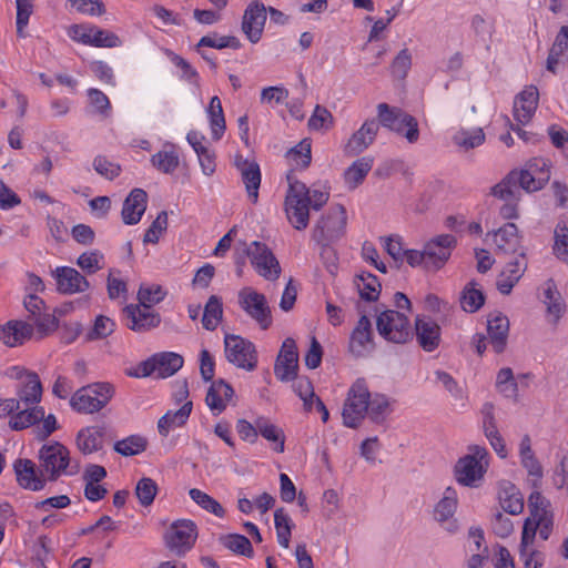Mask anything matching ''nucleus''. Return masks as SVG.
<instances>
[{
	"mask_svg": "<svg viewBox=\"0 0 568 568\" xmlns=\"http://www.w3.org/2000/svg\"><path fill=\"white\" fill-rule=\"evenodd\" d=\"M388 406L389 402L385 395H371L365 379L358 378L347 393L342 412L343 424L349 428H357L367 415L374 423H382Z\"/></svg>",
	"mask_w": 568,
	"mask_h": 568,
	"instance_id": "obj_1",
	"label": "nucleus"
},
{
	"mask_svg": "<svg viewBox=\"0 0 568 568\" xmlns=\"http://www.w3.org/2000/svg\"><path fill=\"white\" fill-rule=\"evenodd\" d=\"M347 214L342 204H335L329 207L327 213L321 217L312 232V239L323 246L322 256L333 255L334 252L329 244L342 239L346 231Z\"/></svg>",
	"mask_w": 568,
	"mask_h": 568,
	"instance_id": "obj_2",
	"label": "nucleus"
},
{
	"mask_svg": "<svg viewBox=\"0 0 568 568\" xmlns=\"http://www.w3.org/2000/svg\"><path fill=\"white\" fill-rule=\"evenodd\" d=\"M114 386L97 382L79 388L70 399V406L81 414H93L104 408L114 395Z\"/></svg>",
	"mask_w": 568,
	"mask_h": 568,
	"instance_id": "obj_3",
	"label": "nucleus"
},
{
	"mask_svg": "<svg viewBox=\"0 0 568 568\" xmlns=\"http://www.w3.org/2000/svg\"><path fill=\"white\" fill-rule=\"evenodd\" d=\"M376 328L378 334L389 343L405 344L413 338L408 317L396 310H381L376 306Z\"/></svg>",
	"mask_w": 568,
	"mask_h": 568,
	"instance_id": "obj_4",
	"label": "nucleus"
},
{
	"mask_svg": "<svg viewBox=\"0 0 568 568\" xmlns=\"http://www.w3.org/2000/svg\"><path fill=\"white\" fill-rule=\"evenodd\" d=\"M70 452L59 442L44 444L39 450V467L48 480L55 481L62 475H74L75 470H68Z\"/></svg>",
	"mask_w": 568,
	"mask_h": 568,
	"instance_id": "obj_5",
	"label": "nucleus"
},
{
	"mask_svg": "<svg viewBox=\"0 0 568 568\" xmlns=\"http://www.w3.org/2000/svg\"><path fill=\"white\" fill-rule=\"evenodd\" d=\"M226 359L239 368L252 372L257 366L255 345L240 335L226 334L224 337Z\"/></svg>",
	"mask_w": 568,
	"mask_h": 568,
	"instance_id": "obj_6",
	"label": "nucleus"
},
{
	"mask_svg": "<svg viewBox=\"0 0 568 568\" xmlns=\"http://www.w3.org/2000/svg\"><path fill=\"white\" fill-rule=\"evenodd\" d=\"M544 185H538L537 182L530 181V176L526 174V170L511 171L498 184L491 187V194L501 200L518 201L520 189L527 192H536L541 190Z\"/></svg>",
	"mask_w": 568,
	"mask_h": 568,
	"instance_id": "obj_7",
	"label": "nucleus"
},
{
	"mask_svg": "<svg viewBox=\"0 0 568 568\" xmlns=\"http://www.w3.org/2000/svg\"><path fill=\"white\" fill-rule=\"evenodd\" d=\"M239 304L262 329H267L272 325V313L264 294L245 287L239 293Z\"/></svg>",
	"mask_w": 568,
	"mask_h": 568,
	"instance_id": "obj_8",
	"label": "nucleus"
},
{
	"mask_svg": "<svg viewBox=\"0 0 568 568\" xmlns=\"http://www.w3.org/2000/svg\"><path fill=\"white\" fill-rule=\"evenodd\" d=\"M251 264L256 272L268 281H275L281 274V266L266 244L254 241L246 250Z\"/></svg>",
	"mask_w": 568,
	"mask_h": 568,
	"instance_id": "obj_9",
	"label": "nucleus"
},
{
	"mask_svg": "<svg viewBox=\"0 0 568 568\" xmlns=\"http://www.w3.org/2000/svg\"><path fill=\"white\" fill-rule=\"evenodd\" d=\"M196 537V525L189 519H179L166 534V546L178 556H182L193 547Z\"/></svg>",
	"mask_w": 568,
	"mask_h": 568,
	"instance_id": "obj_10",
	"label": "nucleus"
},
{
	"mask_svg": "<svg viewBox=\"0 0 568 568\" xmlns=\"http://www.w3.org/2000/svg\"><path fill=\"white\" fill-rule=\"evenodd\" d=\"M23 306L29 314L28 320L37 327L41 337L57 329V317L53 314L43 312L45 303L37 294L28 293L23 298Z\"/></svg>",
	"mask_w": 568,
	"mask_h": 568,
	"instance_id": "obj_11",
	"label": "nucleus"
},
{
	"mask_svg": "<svg viewBox=\"0 0 568 568\" xmlns=\"http://www.w3.org/2000/svg\"><path fill=\"white\" fill-rule=\"evenodd\" d=\"M456 246V239L452 234H442L424 245V254L426 258V271L440 270L452 255V251Z\"/></svg>",
	"mask_w": 568,
	"mask_h": 568,
	"instance_id": "obj_12",
	"label": "nucleus"
},
{
	"mask_svg": "<svg viewBox=\"0 0 568 568\" xmlns=\"http://www.w3.org/2000/svg\"><path fill=\"white\" fill-rule=\"evenodd\" d=\"M267 8L261 1H252L242 18V31L252 43H257L263 34Z\"/></svg>",
	"mask_w": 568,
	"mask_h": 568,
	"instance_id": "obj_13",
	"label": "nucleus"
},
{
	"mask_svg": "<svg viewBox=\"0 0 568 568\" xmlns=\"http://www.w3.org/2000/svg\"><path fill=\"white\" fill-rule=\"evenodd\" d=\"M457 505L456 490L453 487H447L443 498L434 508V519L449 534H455L459 529L458 520L454 517Z\"/></svg>",
	"mask_w": 568,
	"mask_h": 568,
	"instance_id": "obj_14",
	"label": "nucleus"
},
{
	"mask_svg": "<svg viewBox=\"0 0 568 568\" xmlns=\"http://www.w3.org/2000/svg\"><path fill=\"white\" fill-rule=\"evenodd\" d=\"M375 349L373 328L369 318L363 314L349 338V351L356 357H365Z\"/></svg>",
	"mask_w": 568,
	"mask_h": 568,
	"instance_id": "obj_15",
	"label": "nucleus"
},
{
	"mask_svg": "<svg viewBox=\"0 0 568 568\" xmlns=\"http://www.w3.org/2000/svg\"><path fill=\"white\" fill-rule=\"evenodd\" d=\"M298 369V353L295 341L287 337L282 345V349L277 356L274 373L275 376L283 381L288 382L296 378Z\"/></svg>",
	"mask_w": 568,
	"mask_h": 568,
	"instance_id": "obj_16",
	"label": "nucleus"
},
{
	"mask_svg": "<svg viewBox=\"0 0 568 568\" xmlns=\"http://www.w3.org/2000/svg\"><path fill=\"white\" fill-rule=\"evenodd\" d=\"M126 316V326L135 332H146L158 327L161 323L160 314L152 310L151 306L126 305L123 310Z\"/></svg>",
	"mask_w": 568,
	"mask_h": 568,
	"instance_id": "obj_17",
	"label": "nucleus"
},
{
	"mask_svg": "<svg viewBox=\"0 0 568 568\" xmlns=\"http://www.w3.org/2000/svg\"><path fill=\"white\" fill-rule=\"evenodd\" d=\"M13 468L17 481L22 488L32 491L44 488L48 479L41 468L38 469L32 460L19 458L14 462Z\"/></svg>",
	"mask_w": 568,
	"mask_h": 568,
	"instance_id": "obj_18",
	"label": "nucleus"
},
{
	"mask_svg": "<svg viewBox=\"0 0 568 568\" xmlns=\"http://www.w3.org/2000/svg\"><path fill=\"white\" fill-rule=\"evenodd\" d=\"M57 290L61 294L82 293L89 288V282L79 271L69 266H59L52 271Z\"/></svg>",
	"mask_w": 568,
	"mask_h": 568,
	"instance_id": "obj_19",
	"label": "nucleus"
},
{
	"mask_svg": "<svg viewBox=\"0 0 568 568\" xmlns=\"http://www.w3.org/2000/svg\"><path fill=\"white\" fill-rule=\"evenodd\" d=\"M378 130L379 123L377 120H366L348 139L344 146L345 154L355 156L365 151L375 141Z\"/></svg>",
	"mask_w": 568,
	"mask_h": 568,
	"instance_id": "obj_20",
	"label": "nucleus"
},
{
	"mask_svg": "<svg viewBox=\"0 0 568 568\" xmlns=\"http://www.w3.org/2000/svg\"><path fill=\"white\" fill-rule=\"evenodd\" d=\"M527 270L526 252L521 251L519 257L507 263L503 272L499 274L496 286L503 295H509L514 286L519 282Z\"/></svg>",
	"mask_w": 568,
	"mask_h": 568,
	"instance_id": "obj_21",
	"label": "nucleus"
},
{
	"mask_svg": "<svg viewBox=\"0 0 568 568\" xmlns=\"http://www.w3.org/2000/svg\"><path fill=\"white\" fill-rule=\"evenodd\" d=\"M487 333L494 351L504 352L509 333L508 317L499 311L490 312L487 315Z\"/></svg>",
	"mask_w": 568,
	"mask_h": 568,
	"instance_id": "obj_22",
	"label": "nucleus"
},
{
	"mask_svg": "<svg viewBox=\"0 0 568 568\" xmlns=\"http://www.w3.org/2000/svg\"><path fill=\"white\" fill-rule=\"evenodd\" d=\"M235 166L241 173V179L245 185L248 199L253 203H256L258 200V190L262 180L260 165L255 161H250L243 156H236Z\"/></svg>",
	"mask_w": 568,
	"mask_h": 568,
	"instance_id": "obj_23",
	"label": "nucleus"
},
{
	"mask_svg": "<svg viewBox=\"0 0 568 568\" xmlns=\"http://www.w3.org/2000/svg\"><path fill=\"white\" fill-rule=\"evenodd\" d=\"M539 93L536 87H527L514 101V118L516 122L527 124L538 106Z\"/></svg>",
	"mask_w": 568,
	"mask_h": 568,
	"instance_id": "obj_24",
	"label": "nucleus"
},
{
	"mask_svg": "<svg viewBox=\"0 0 568 568\" xmlns=\"http://www.w3.org/2000/svg\"><path fill=\"white\" fill-rule=\"evenodd\" d=\"M494 242L498 253L518 254L525 251L521 244V236L515 223H506L494 232Z\"/></svg>",
	"mask_w": 568,
	"mask_h": 568,
	"instance_id": "obj_25",
	"label": "nucleus"
},
{
	"mask_svg": "<svg viewBox=\"0 0 568 568\" xmlns=\"http://www.w3.org/2000/svg\"><path fill=\"white\" fill-rule=\"evenodd\" d=\"M416 339L425 352L435 351L440 343V327L429 317H417L415 321Z\"/></svg>",
	"mask_w": 568,
	"mask_h": 568,
	"instance_id": "obj_26",
	"label": "nucleus"
},
{
	"mask_svg": "<svg viewBox=\"0 0 568 568\" xmlns=\"http://www.w3.org/2000/svg\"><path fill=\"white\" fill-rule=\"evenodd\" d=\"M148 194L142 189H133L123 202L122 220L126 225L138 224L146 210Z\"/></svg>",
	"mask_w": 568,
	"mask_h": 568,
	"instance_id": "obj_27",
	"label": "nucleus"
},
{
	"mask_svg": "<svg viewBox=\"0 0 568 568\" xmlns=\"http://www.w3.org/2000/svg\"><path fill=\"white\" fill-rule=\"evenodd\" d=\"M18 408L23 406H38L42 398V385L37 373H28L27 379H23L17 387Z\"/></svg>",
	"mask_w": 568,
	"mask_h": 568,
	"instance_id": "obj_28",
	"label": "nucleus"
},
{
	"mask_svg": "<svg viewBox=\"0 0 568 568\" xmlns=\"http://www.w3.org/2000/svg\"><path fill=\"white\" fill-rule=\"evenodd\" d=\"M483 413V428L485 436L489 440L494 450L501 457L507 456L506 446L504 438L501 437L494 415V405L491 403H485L481 409Z\"/></svg>",
	"mask_w": 568,
	"mask_h": 568,
	"instance_id": "obj_29",
	"label": "nucleus"
},
{
	"mask_svg": "<svg viewBox=\"0 0 568 568\" xmlns=\"http://www.w3.org/2000/svg\"><path fill=\"white\" fill-rule=\"evenodd\" d=\"M486 468L483 463L475 460L473 457H462L455 466V476L459 484L464 486H474L475 483L483 478Z\"/></svg>",
	"mask_w": 568,
	"mask_h": 568,
	"instance_id": "obj_30",
	"label": "nucleus"
},
{
	"mask_svg": "<svg viewBox=\"0 0 568 568\" xmlns=\"http://www.w3.org/2000/svg\"><path fill=\"white\" fill-rule=\"evenodd\" d=\"M193 404L192 402H186L182 405L178 410H169L166 412L159 420H158V430L162 437H168L171 430L182 427L186 424Z\"/></svg>",
	"mask_w": 568,
	"mask_h": 568,
	"instance_id": "obj_31",
	"label": "nucleus"
},
{
	"mask_svg": "<svg viewBox=\"0 0 568 568\" xmlns=\"http://www.w3.org/2000/svg\"><path fill=\"white\" fill-rule=\"evenodd\" d=\"M33 329L34 325L30 322L10 321L1 331V339L6 345L14 347L30 338Z\"/></svg>",
	"mask_w": 568,
	"mask_h": 568,
	"instance_id": "obj_32",
	"label": "nucleus"
},
{
	"mask_svg": "<svg viewBox=\"0 0 568 568\" xmlns=\"http://www.w3.org/2000/svg\"><path fill=\"white\" fill-rule=\"evenodd\" d=\"M233 387L224 379H217L210 386L205 402L210 409L220 414L225 409L226 403L233 397Z\"/></svg>",
	"mask_w": 568,
	"mask_h": 568,
	"instance_id": "obj_33",
	"label": "nucleus"
},
{
	"mask_svg": "<svg viewBox=\"0 0 568 568\" xmlns=\"http://www.w3.org/2000/svg\"><path fill=\"white\" fill-rule=\"evenodd\" d=\"M42 418L43 407L20 405L9 419V427L16 432L23 430L39 424Z\"/></svg>",
	"mask_w": 568,
	"mask_h": 568,
	"instance_id": "obj_34",
	"label": "nucleus"
},
{
	"mask_svg": "<svg viewBox=\"0 0 568 568\" xmlns=\"http://www.w3.org/2000/svg\"><path fill=\"white\" fill-rule=\"evenodd\" d=\"M486 295L478 288L475 280L468 282L460 292L459 303L463 311L476 313L485 304Z\"/></svg>",
	"mask_w": 568,
	"mask_h": 568,
	"instance_id": "obj_35",
	"label": "nucleus"
},
{
	"mask_svg": "<svg viewBox=\"0 0 568 568\" xmlns=\"http://www.w3.org/2000/svg\"><path fill=\"white\" fill-rule=\"evenodd\" d=\"M104 432L92 426L81 429L77 435L78 448L85 455L100 450L103 447Z\"/></svg>",
	"mask_w": 568,
	"mask_h": 568,
	"instance_id": "obj_36",
	"label": "nucleus"
},
{
	"mask_svg": "<svg viewBox=\"0 0 568 568\" xmlns=\"http://www.w3.org/2000/svg\"><path fill=\"white\" fill-rule=\"evenodd\" d=\"M354 282L362 300L367 302H376L378 300L382 284L376 275L362 272L359 275H356Z\"/></svg>",
	"mask_w": 568,
	"mask_h": 568,
	"instance_id": "obj_37",
	"label": "nucleus"
},
{
	"mask_svg": "<svg viewBox=\"0 0 568 568\" xmlns=\"http://www.w3.org/2000/svg\"><path fill=\"white\" fill-rule=\"evenodd\" d=\"M286 215L294 229L305 230L310 221V205L306 200H285Z\"/></svg>",
	"mask_w": 568,
	"mask_h": 568,
	"instance_id": "obj_38",
	"label": "nucleus"
},
{
	"mask_svg": "<svg viewBox=\"0 0 568 568\" xmlns=\"http://www.w3.org/2000/svg\"><path fill=\"white\" fill-rule=\"evenodd\" d=\"M183 357L174 352H162L155 354L156 376L166 378L174 375L183 366Z\"/></svg>",
	"mask_w": 568,
	"mask_h": 568,
	"instance_id": "obj_39",
	"label": "nucleus"
},
{
	"mask_svg": "<svg viewBox=\"0 0 568 568\" xmlns=\"http://www.w3.org/2000/svg\"><path fill=\"white\" fill-rule=\"evenodd\" d=\"M374 159L371 156H363L353 162V164L344 172L345 183L349 189H356L372 170Z\"/></svg>",
	"mask_w": 568,
	"mask_h": 568,
	"instance_id": "obj_40",
	"label": "nucleus"
},
{
	"mask_svg": "<svg viewBox=\"0 0 568 568\" xmlns=\"http://www.w3.org/2000/svg\"><path fill=\"white\" fill-rule=\"evenodd\" d=\"M566 52H568V26H562L549 50L547 70L556 73L557 65Z\"/></svg>",
	"mask_w": 568,
	"mask_h": 568,
	"instance_id": "obj_41",
	"label": "nucleus"
},
{
	"mask_svg": "<svg viewBox=\"0 0 568 568\" xmlns=\"http://www.w3.org/2000/svg\"><path fill=\"white\" fill-rule=\"evenodd\" d=\"M207 116L212 130V138L219 141L226 129L222 102L217 95L211 98L207 106Z\"/></svg>",
	"mask_w": 568,
	"mask_h": 568,
	"instance_id": "obj_42",
	"label": "nucleus"
},
{
	"mask_svg": "<svg viewBox=\"0 0 568 568\" xmlns=\"http://www.w3.org/2000/svg\"><path fill=\"white\" fill-rule=\"evenodd\" d=\"M256 427L258 434L268 442L276 443L274 450L277 453L284 452L285 434L282 428L271 423L267 418L261 416L256 418Z\"/></svg>",
	"mask_w": 568,
	"mask_h": 568,
	"instance_id": "obj_43",
	"label": "nucleus"
},
{
	"mask_svg": "<svg viewBox=\"0 0 568 568\" xmlns=\"http://www.w3.org/2000/svg\"><path fill=\"white\" fill-rule=\"evenodd\" d=\"M219 542L230 551L252 558L254 550L248 538L240 534L221 535Z\"/></svg>",
	"mask_w": 568,
	"mask_h": 568,
	"instance_id": "obj_44",
	"label": "nucleus"
},
{
	"mask_svg": "<svg viewBox=\"0 0 568 568\" xmlns=\"http://www.w3.org/2000/svg\"><path fill=\"white\" fill-rule=\"evenodd\" d=\"M223 318L222 300L211 295L204 306L202 325L207 331H214Z\"/></svg>",
	"mask_w": 568,
	"mask_h": 568,
	"instance_id": "obj_45",
	"label": "nucleus"
},
{
	"mask_svg": "<svg viewBox=\"0 0 568 568\" xmlns=\"http://www.w3.org/2000/svg\"><path fill=\"white\" fill-rule=\"evenodd\" d=\"M526 174L530 176V181L537 182L538 185L548 183L550 179V164L544 158H534L525 165Z\"/></svg>",
	"mask_w": 568,
	"mask_h": 568,
	"instance_id": "obj_46",
	"label": "nucleus"
},
{
	"mask_svg": "<svg viewBox=\"0 0 568 568\" xmlns=\"http://www.w3.org/2000/svg\"><path fill=\"white\" fill-rule=\"evenodd\" d=\"M274 525L278 544L284 548H288L294 524L292 523L288 514L285 513L284 508L275 510Z\"/></svg>",
	"mask_w": 568,
	"mask_h": 568,
	"instance_id": "obj_47",
	"label": "nucleus"
},
{
	"mask_svg": "<svg viewBox=\"0 0 568 568\" xmlns=\"http://www.w3.org/2000/svg\"><path fill=\"white\" fill-rule=\"evenodd\" d=\"M554 255L562 263L568 264V226L559 221L554 231Z\"/></svg>",
	"mask_w": 568,
	"mask_h": 568,
	"instance_id": "obj_48",
	"label": "nucleus"
},
{
	"mask_svg": "<svg viewBox=\"0 0 568 568\" xmlns=\"http://www.w3.org/2000/svg\"><path fill=\"white\" fill-rule=\"evenodd\" d=\"M148 442L140 435H131L114 444V450L122 456H134L146 449Z\"/></svg>",
	"mask_w": 568,
	"mask_h": 568,
	"instance_id": "obj_49",
	"label": "nucleus"
},
{
	"mask_svg": "<svg viewBox=\"0 0 568 568\" xmlns=\"http://www.w3.org/2000/svg\"><path fill=\"white\" fill-rule=\"evenodd\" d=\"M240 40L234 36H222L217 37L216 33H213V36H204L200 39L197 44L195 45V49L197 52H200V49L202 47H209L214 49H225L231 48L234 50H237L241 48Z\"/></svg>",
	"mask_w": 568,
	"mask_h": 568,
	"instance_id": "obj_50",
	"label": "nucleus"
},
{
	"mask_svg": "<svg viewBox=\"0 0 568 568\" xmlns=\"http://www.w3.org/2000/svg\"><path fill=\"white\" fill-rule=\"evenodd\" d=\"M151 162L160 172L171 174L178 169L180 160L174 150H162L152 155Z\"/></svg>",
	"mask_w": 568,
	"mask_h": 568,
	"instance_id": "obj_51",
	"label": "nucleus"
},
{
	"mask_svg": "<svg viewBox=\"0 0 568 568\" xmlns=\"http://www.w3.org/2000/svg\"><path fill=\"white\" fill-rule=\"evenodd\" d=\"M191 499L196 503L201 508L222 518L225 515V510L222 505L206 493L192 488L189 491Z\"/></svg>",
	"mask_w": 568,
	"mask_h": 568,
	"instance_id": "obj_52",
	"label": "nucleus"
},
{
	"mask_svg": "<svg viewBox=\"0 0 568 568\" xmlns=\"http://www.w3.org/2000/svg\"><path fill=\"white\" fill-rule=\"evenodd\" d=\"M286 156L295 163L297 169L308 168L312 161L311 142L306 139L302 140L287 152Z\"/></svg>",
	"mask_w": 568,
	"mask_h": 568,
	"instance_id": "obj_53",
	"label": "nucleus"
},
{
	"mask_svg": "<svg viewBox=\"0 0 568 568\" xmlns=\"http://www.w3.org/2000/svg\"><path fill=\"white\" fill-rule=\"evenodd\" d=\"M377 113H378V123L379 125H383L384 128H387L388 130L394 126L395 122L397 120L403 121L404 116H408L409 114L405 112L404 110L396 108V106H389L387 103H379L377 105Z\"/></svg>",
	"mask_w": 568,
	"mask_h": 568,
	"instance_id": "obj_54",
	"label": "nucleus"
},
{
	"mask_svg": "<svg viewBox=\"0 0 568 568\" xmlns=\"http://www.w3.org/2000/svg\"><path fill=\"white\" fill-rule=\"evenodd\" d=\"M453 141L456 145L468 151L484 143L485 133L481 129L475 131L460 130L453 136Z\"/></svg>",
	"mask_w": 568,
	"mask_h": 568,
	"instance_id": "obj_55",
	"label": "nucleus"
},
{
	"mask_svg": "<svg viewBox=\"0 0 568 568\" xmlns=\"http://www.w3.org/2000/svg\"><path fill=\"white\" fill-rule=\"evenodd\" d=\"M500 505L503 509L510 515H518L524 510V500L519 491H516L515 486L510 485L509 489L504 490L500 495Z\"/></svg>",
	"mask_w": 568,
	"mask_h": 568,
	"instance_id": "obj_56",
	"label": "nucleus"
},
{
	"mask_svg": "<svg viewBox=\"0 0 568 568\" xmlns=\"http://www.w3.org/2000/svg\"><path fill=\"white\" fill-rule=\"evenodd\" d=\"M122 44L121 39L112 31L100 29L93 26L91 34V47L97 48H116Z\"/></svg>",
	"mask_w": 568,
	"mask_h": 568,
	"instance_id": "obj_57",
	"label": "nucleus"
},
{
	"mask_svg": "<svg viewBox=\"0 0 568 568\" xmlns=\"http://www.w3.org/2000/svg\"><path fill=\"white\" fill-rule=\"evenodd\" d=\"M158 493L156 483L149 477L140 479L135 487V495L140 504L144 507L152 505Z\"/></svg>",
	"mask_w": 568,
	"mask_h": 568,
	"instance_id": "obj_58",
	"label": "nucleus"
},
{
	"mask_svg": "<svg viewBox=\"0 0 568 568\" xmlns=\"http://www.w3.org/2000/svg\"><path fill=\"white\" fill-rule=\"evenodd\" d=\"M333 123L332 113L325 106L317 104L308 120V128L313 131L328 130Z\"/></svg>",
	"mask_w": 568,
	"mask_h": 568,
	"instance_id": "obj_59",
	"label": "nucleus"
},
{
	"mask_svg": "<svg viewBox=\"0 0 568 568\" xmlns=\"http://www.w3.org/2000/svg\"><path fill=\"white\" fill-rule=\"evenodd\" d=\"M114 327L115 324L111 318L99 315L94 321L93 327L88 332L87 339L95 341L105 338L114 332Z\"/></svg>",
	"mask_w": 568,
	"mask_h": 568,
	"instance_id": "obj_60",
	"label": "nucleus"
},
{
	"mask_svg": "<svg viewBox=\"0 0 568 568\" xmlns=\"http://www.w3.org/2000/svg\"><path fill=\"white\" fill-rule=\"evenodd\" d=\"M168 229V213L166 211H161L156 219L151 223L149 229L146 230L143 242L144 243H153L156 244L160 240L162 233H164Z\"/></svg>",
	"mask_w": 568,
	"mask_h": 568,
	"instance_id": "obj_61",
	"label": "nucleus"
},
{
	"mask_svg": "<svg viewBox=\"0 0 568 568\" xmlns=\"http://www.w3.org/2000/svg\"><path fill=\"white\" fill-rule=\"evenodd\" d=\"M412 67V54L408 49H403L398 52L390 64V72L394 78L403 80L406 78Z\"/></svg>",
	"mask_w": 568,
	"mask_h": 568,
	"instance_id": "obj_62",
	"label": "nucleus"
},
{
	"mask_svg": "<svg viewBox=\"0 0 568 568\" xmlns=\"http://www.w3.org/2000/svg\"><path fill=\"white\" fill-rule=\"evenodd\" d=\"M528 507L530 510V517L535 519L551 515V511L549 510V500L546 497H544L541 493L538 490H535L529 495Z\"/></svg>",
	"mask_w": 568,
	"mask_h": 568,
	"instance_id": "obj_63",
	"label": "nucleus"
},
{
	"mask_svg": "<svg viewBox=\"0 0 568 568\" xmlns=\"http://www.w3.org/2000/svg\"><path fill=\"white\" fill-rule=\"evenodd\" d=\"M165 296L160 285L140 286L138 292V300L141 306H153L160 303Z\"/></svg>",
	"mask_w": 568,
	"mask_h": 568,
	"instance_id": "obj_64",
	"label": "nucleus"
}]
</instances>
